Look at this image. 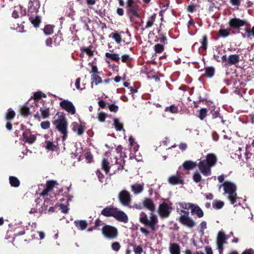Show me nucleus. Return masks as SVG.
<instances>
[{"label":"nucleus","instance_id":"nucleus-1","mask_svg":"<svg viewBox=\"0 0 254 254\" xmlns=\"http://www.w3.org/2000/svg\"><path fill=\"white\" fill-rule=\"evenodd\" d=\"M179 204L182 209L177 208V212L180 214L177 220L185 226L190 228H193L195 226L196 223L190 217V212L185 209L189 210L190 209L191 210L194 204L191 203L180 202Z\"/></svg>","mask_w":254,"mask_h":254},{"label":"nucleus","instance_id":"nucleus-2","mask_svg":"<svg viewBox=\"0 0 254 254\" xmlns=\"http://www.w3.org/2000/svg\"><path fill=\"white\" fill-rule=\"evenodd\" d=\"M217 161L216 156L213 153H208L206 159L200 161L197 165L200 173L204 176L211 175V167L214 166Z\"/></svg>","mask_w":254,"mask_h":254},{"label":"nucleus","instance_id":"nucleus-3","mask_svg":"<svg viewBox=\"0 0 254 254\" xmlns=\"http://www.w3.org/2000/svg\"><path fill=\"white\" fill-rule=\"evenodd\" d=\"M101 214L106 217H113L117 221L124 223H127L128 221V218L126 213L113 205L104 208L101 211Z\"/></svg>","mask_w":254,"mask_h":254},{"label":"nucleus","instance_id":"nucleus-4","mask_svg":"<svg viewBox=\"0 0 254 254\" xmlns=\"http://www.w3.org/2000/svg\"><path fill=\"white\" fill-rule=\"evenodd\" d=\"M221 187L223 188L224 191L223 194L227 195V198L231 204L235 206H236L239 198L236 192L237 190L236 185L232 182L226 181L220 186L219 188Z\"/></svg>","mask_w":254,"mask_h":254},{"label":"nucleus","instance_id":"nucleus-5","mask_svg":"<svg viewBox=\"0 0 254 254\" xmlns=\"http://www.w3.org/2000/svg\"><path fill=\"white\" fill-rule=\"evenodd\" d=\"M139 222L149 227L151 230L155 231V226L158 220L157 216L153 213L150 214V219H148L147 214L144 212L142 211L139 214Z\"/></svg>","mask_w":254,"mask_h":254},{"label":"nucleus","instance_id":"nucleus-6","mask_svg":"<svg viewBox=\"0 0 254 254\" xmlns=\"http://www.w3.org/2000/svg\"><path fill=\"white\" fill-rule=\"evenodd\" d=\"M54 124L56 126V128L63 134V140H65L67 137L68 126L65 117L64 116H61L58 119L55 121Z\"/></svg>","mask_w":254,"mask_h":254},{"label":"nucleus","instance_id":"nucleus-7","mask_svg":"<svg viewBox=\"0 0 254 254\" xmlns=\"http://www.w3.org/2000/svg\"><path fill=\"white\" fill-rule=\"evenodd\" d=\"M139 6L136 3L134 0H127V11L128 16L131 19L133 16L139 18L140 17L138 14Z\"/></svg>","mask_w":254,"mask_h":254},{"label":"nucleus","instance_id":"nucleus-8","mask_svg":"<svg viewBox=\"0 0 254 254\" xmlns=\"http://www.w3.org/2000/svg\"><path fill=\"white\" fill-rule=\"evenodd\" d=\"M229 26L231 29L240 31L241 27L249 24L246 19H240L237 17H234L230 19L228 22Z\"/></svg>","mask_w":254,"mask_h":254},{"label":"nucleus","instance_id":"nucleus-9","mask_svg":"<svg viewBox=\"0 0 254 254\" xmlns=\"http://www.w3.org/2000/svg\"><path fill=\"white\" fill-rule=\"evenodd\" d=\"M118 199L120 202L124 206L131 207L132 196L127 190H123L118 193Z\"/></svg>","mask_w":254,"mask_h":254},{"label":"nucleus","instance_id":"nucleus-10","mask_svg":"<svg viewBox=\"0 0 254 254\" xmlns=\"http://www.w3.org/2000/svg\"><path fill=\"white\" fill-rule=\"evenodd\" d=\"M172 204V203L168 204L165 202H163L160 204L158 209V212L161 218H168L170 216L172 210V207L171 206Z\"/></svg>","mask_w":254,"mask_h":254},{"label":"nucleus","instance_id":"nucleus-11","mask_svg":"<svg viewBox=\"0 0 254 254\" xmlns=\"http://www.w3.org/2000/svg\"><path fill=\"white\" fill-rule=\"evenodd\" d=\"M103 235L108 239H114L118 236V230L111 225H105L102 229Z\"/></svg>","mask_w":254,"mask_h":254},{"label":"nucleus","instance_id":"nucleus-12","mask_svg":"<svg viewBox=\"0 0 254 254\" xmlns=\"http://www.w3.org/2000/svg\"><path fill=\"white\" fill-rule=\"evenodd\" d=\"M60 107L71 115L75 114L76 110L73 103L67 100H64L60 103Z\"/></svg>","mask_w":254,"mask_h":254},{"label":"nucleus","instance_id":"nucleus-13","mask_svg":"<svg viewBox=\"0 0 254 254\" xmlns=\"http://www.w3.org/2000/svg\"><path fill=\"white\" fill-rule=\"evenodd\" d=\"M40 7L39 0H30L28 6V15L37 14Z\"/></svg>","mask_w":254,"mask_h":254},{"label":"nucleus","instance_id":"nucleus-14","mask_svg":"<svg viewBox=\"0 0 254 254\" xmlns=\"http://www.w3.org/2000/svg\"><path fill=\"white\" fill-rule=\"evenodd\" d=\"M58 185L57 182L55 180H49L46 182V189L43 190L41 193V195L42 196H48L49 192L51 191L53 189Z\"/></svg>","mask_w":254,"mask_h":254},{"label":"nucleus","instance_id":"nucleus-15","mask_svg":"<svg viewBox=\"0 0 254 254\" xmlns=\"http://www.w3.org/2000/svg\"><path fill=\"white\" fill-rule=\"evenodd\" d=\"M143 208L153 212L155 210V205L153 201L150 198L145 197L142 201Z\"/></svg>","mask_w":254,"mask_h":254},{"label":"nucleus","instance_id":"nucleus-16","mask_svg":"<svg viewBox=\"0 0 254 254\" xmlns=\"http://www.w3.org/2000/svg\"><path fill=\"white\" fill-rule=\"evenodd\" d=\"M168 182L172 185H177L184 184V181L178 174L176 175H172L168 178Z\"/></svg>","mask_w":254,"mask_h":254},{"label":"nucleus","instance_id":"nucleus-17","mask_svg":"<svg viewBox=\"0 0 254 254\" xmlns=\"http://www.w3.org/2000/svg\"><path fill=\"white\" fill-rule=\"evenodd\" d=\"M23 137L25 142L29 144H32L36 139L35 135L31 134L29 131H24L23 133Z\"/></svg>","mask_w":254,"mask_h":254},{"label":"nucleus","instance_id":"nucleus-18","mask_svg":"<svg viewBox=\"0 0 254 254\" xmlns=\"http://www.w3.org/2000/svg\"><path fill=\"white\" fill-rule=\"evenodd\" d=\"M28 16L29 17V20L33 26L35 27H39L41 21L40 16L38 15L37 14L33 15L28 14Z\"/></svg>","mask_w":254,"mask_h":254},{"label":"nucleus","instance_id":"nucleus-19","mask_svg":"<svg viewBox=\"0 0 254 254\" xmlns=\"http://www.w3.org/2000/svg\"><path fill=\"white\" fill-rule=\"evenodd\" d=\"M192 215H196L198 218H202L204 216V212L201 208L197 205L194 204L191 210Z\"/></svg>","mask_w":254,"mask_h":254},{"label":"nucleus","instance_id":"nucleus-20","mask_svg":"<svg viewBox=\"0 0 254 254\" xmlns=\"http://www.w3.org/2000/svg\"><path fill=\"white\" fill-rule=\"evenodd\" d=\"M85 127L82 125H79L77 123H74L73 124L72 130L76 132L78 135H81L83 134Z\"/></svg>","mask_w":254,"mask_h":254},{"label":"nucleus","instance_id":"nucleus-21","mask_svg":"<svg viewBox=\"0 0 254 254\" xmlns=\"http://www.w3.org/2000/svg\"><path fill=\"white\" fill-rule=\"evenodd\" d=\"M144 189V184L135 183L131 186V190L134 194H137L142 192Z\"/></svg>","mask_w":254,"mask_h":254},{"label":"nucleus","instance_id":"nucleus-22","mask_svg":"<svg viewBox=\"0 0 254 254\" xmlns=\"http://www.w3.org/2000/svg\"><path fill=\"white\" fill-rule=\"evenodd\" d=\"M169 251L171 254H180V247L177 243H170Z\"/></svg>","mask_w":254,"mask_h":254},{"label":"nucleus","instance_id":"nucleus-23","mask_svg":"<svg viewBox=\"0 0 254 254\" xmlns=\"http://www.w3.org/2000/svg\"><path fill=\"white\" fill-rule=\"evenodd\" d=\"M74 224L78 229L81 230H85L88 226V223L86 220H75Z\"/></svg>","mask_w":254,"mask_h":254},{"label":"nucleus","instance_id":"nucleus-24","mask_svg":"<svg viewBox=\"0 0 254 254\" xmlns=\"http://www.w3.org/2000/svg\"><path fill=\"white\" fill-rule=\"evenodd\" d=\"M240 57L238 55H231L228 58V64L233 65L239 63Z\"/></svg>","mask_w":254,"mask_h":254},{"label":"nucleus","instance_id":"nucleus-25","mask_svg":"<svg viewBox=\"0 0 254 254\" xmlns=\"http://www.w3.org/2000/svg\"><path fill=\"white\" fill-rule=\"evenodd\" d=\"M196 162L191 160L185 161L183 164V167L185 170H190L197 166Z\"/></svg>","mask_w":254,"mask_h":254},{"label":"nucleus","instance_id":"nucleus-26","mask_svg":"<svg viewBox=\"0 0 254 254\" xmlns=\"http://www.w3.org/2000/svg\"><path fill=\"white\" fill-rule=\"evenodd\" d=\"M210 114L212 116V119H215L218 118L220 119V122L222 124H225V121L223 120V117L220 115L218 110H215V109L212 110L210 112Z\"/></svg>","mask_w":254,"mask_h":254},{"label":"nucleus","instance_id":"nucleus-27","mask_svg":"<svg viewBox=\"0 0 254 254\" xmlns=\"http://www.w3.org/2000/svg\"><path fill=\"white\" fill-rule=\"evenodd\" d=\"M30 100L26 103V105H23L20 109V114L24 117H27L30 114L29 108L28 106L30 104Z\"/></svg>","mask_w":254,"mask_h":254},{"label":"nucleus","instance_id":"nucleus-28","mask_svg":"<svg viewBox=\"0 0 254 254\" xmlns=\"http://www.w3.org/2000/svg\"><path fill=\"white\" fill-rule=\"evenodd\" d=\"M91 85L95 83L96 85L102 83V78L97 74H92L91 75Z\"/></svg>","mask_w":254,"mask_h":254},{"label":"nucleus","instance_id":"nucleus-29","mask_svg":"<svg viewBox=\"0 0 254 254\" xmlns=\"http://www.w3.org/2000/svg\"><path fill=\"white\" fill-rule=\"evenodd\" d=\"M9 182L10 186L12 187L17 188L20 186V181L16 177L10 176L9 177Z\"/></svg>","mask_w":254,"mask_h":254},{"label":"nucleus","instance_id":"nucleus-30","mask_svg":"<svg viewBox=\"0 0 254 254\" xmlns=\"http://www.w3.org/2000/svg\"><path fill=\"white\" fill-rule=\"evenodd\" d=\"M227 238L224 233L219 232L217 238V244H224L226 243Z\"/></svg>","mask_w":254,"mask_h":254},{"label":"nucleus","instance_id":"nucleus-31","mask_svg":"<svg viewBox=\"0 0 254 254\" xmlns=\"http://www.w3.org/2000/svg\"><path fill=\"white\" fill-rule=\"evenodd\" d=\"M156 13H153L151 16L148 17L145 26L146 29L149 28L153 25L156 18Z\"/></svg>","mask_w":254,"mask_h":254},{"label":"nucleus","instance_id":"nucleus-32","mask_svg":"<svg viewBox=\"0 0 254 254\" xmlns=\"http://www.w3.org/2000/svg\"><path fill=\"white\" fill-rule=\"evenodd\" d=\"M201 44V48L204 51H205L207 48L208 45V37L205 34L202 36V39L200 41Z\"/></svg>","mask_w":254,"mask_h":254},{"label":"nucleus","instance_id":"nucleus-33","mask_svg":"<svg viewBox=\"0 0 254 254\" xmlns=\"http://www.w3.org/2000/svg\"><path fill=\"white\" fill-rule=\"evenodd\" d=\"M110 168L108 160L104 158L102 161V169L105 172L106 174H108L110 171Z\"/></svg>","mask_w":254,"mask_h":254},{"label":"nucleus","instance_id":"nucleus-34","mask_svg":"<svg viewBox=\"0 0 254 254\" xmlns=\"http://www.w3.org/2000/svg\"><path fill=\"white\" fill-rule=\"evenodd\" d=\"M215 69L212 66L206 67L205 68L204 75L207 77L211 78L214 74Z\"/></svg>","mask_w":254,"mask_h":254},{"label":"nucleus","instance_id":"nucleus-35","mask_svg":"<svg viewBox=\"0 0 254 254\" xmlns=\"http://www.w3.org/2000/svg\"><path fill=\"white\" fill-rule=\"evenodd\" d=\"M224 205V202L220 200H214L212 202V207L215 209H220Z\"/></svg>","mask_w":254,"mask_h":254},{"label":"nucleus","instance_id":"nucleus-36","mask_svg":"<svg viewBox=\"0 0 254 254\" xmlns=\"http://www.w3.org/2000/svg\"><path fill=\"white\" fill-rule=\"evenodd\" d=\"M105 56L106 58L117 62H119L120 59L119 55L118 54H111L109 53H106Z\"/></svg>","mask_w":254,"mask_h":254},{"label":"nucleus","instance_id":"nucleus-37","mask_svg":"<svg viewBox=\"0 0 254 254\" xmlns=\"http://www.w3.org/2000/svg\"><path fill=\"white\" fill-rule=\"evenodd\" d=\"M231 30V29H220L218 31V35L219 36L223 37V38H226L228 37L230 34V31Z\"/></svg>","mask_w":254,"mask_h":254},{"label":"nucleus","instance_id":"nucleus-38","mask_svg":"<svg viewBox=\"0 0 254 254\" xmlns=\"http://www.w3.org/2000/svg\"><path fill=\"white\" fill-rule=\"evenodd\" d=\"M114 121V126L118 131H121L122 130H124L123 128V124L120 122L119 120L117 118H114L113 119Z\"/></svg>","mask_w":254,"mask_h":254},{"label":"nucleus","instance_id":"nucleus-39","mask_svg":"<svg viewBox=\"0 0 254 254\" xmlns=\"http://www.w3.org/2000/svg\"><path fill=\"white\" fill-rule=\"evenodd\" d=\"M54 26L52 25H47L43 29L44 33L47 35H50L53 33Z\"/></svg>","mask_w":254,"mask_h":254},{"label":"nucleus","instance_id":"nucleus-40","mask_svg":"<svg viewBox=\"0 0 254 254\" xmlns=\"http://www.w3.org/2000/svg\"><path fill=\"white\" fill-rule=\"evenodd\" d=\"M165 112H169L172 114H176L179 112L178 106L175 105H172L169 107H167L165 109Z\"/></svg>","mask_w":254,"mask_h":254},{"label":"nucleus","instance_id":"nucleus-41","mask_svg":"<svg viewBox=\"0 0 254 254\" xmlns=\"http://www.w3.org/2000/svg\"><path fill=\"white\" fill-rule=\"evenodd\" d=\"M15 116V112L12 110L11 108H9L7 110V112L5 115V119L7 121L11 120L14 118Z\"/></svg>","mask_w":254,"mask_h":254},{"label":"nucleus","instance_id":"nucleus-42","mask_svg":"<svg viewBox=\"0 0 254 254\" xmlns=\"http://www.w3.org/2000/svg\"><path fill=\"white\" fill-rule=\"evenodd\" d=\"M42 97H46V95L44 93H42L41 92H36L34 94L33 98L34 99V103L35 105L37 107V103H36V101L39 100Z\"/></svg>","mask_w":254,"mask_h":254},{"label":"nucleus","instance_id":"nucleus-43","mask_svg":"<svg viewBox=\"0 0 254 254\" xmlns=\"http://www.w3.org/2000/svg\"><path fill=\"white\" fill-rule=\"evenodd\" d=\"M109 37H112L118 44H120L122 42L121 35L117 32L112 33Z\"/></svg>","mask_w":254,"mask_h":254},{"label":"nucleus","instance_id":"nucleus-44","mask_svg":"<svg viewBox=\"0 0 254 254\" xmlns=\"http://www.w3.org/2000/svg\"><path fill=\"white\" fill-rule=\"evenodd\" d=\"M40 111L41 112V116L43 119L48 118L50 115V110L49 108H41Z\"/></svg>","mask_w":254,"mask_h":254},{"label":"nucleus","instance_id":"nucleus-45","mask_svg":"<svg viewBox=\"0 0 254 254\" xmlns=\"http://www.w3.org/2000/svg\"><path fill=\"white\" fill-rule=\"evenodd\" d=\"M45 143L46 144L45 148L48 150L51 151L55 150L57 146L54 144L53 142H51L49 140H46L45 141Z\"/></svg>","mask_w":254,"mask_h":254},{"label":"nucleus","instance_id":"nucleus-46","mask_svg":"<svg viewBox=\"0 0 254 254\" xmlns=\"http://www.w3.org/2000/svg\"><path fill=\"white\" fill-rule=\"evenodd\" d=\"M207 115V110L206 108H201L199 112L198 118L200 120H203Z\"/></svg>","mask_w":254,"mask_h":254},{"label":"nucleus","instance_id":"nucleus-47","mask_svg":"<svg viewBox=\"0 0 254 254\" xmlns=\"http://www.w3.org/2000/svg\"><path fill=\"white\" fill-rule=\"evenodd\" d=\"M154 49L156 53L160 54L164 50V46L162 44H157L154 45Z\"/></svg>","mask_w":254,"mask_h":254},{"label":"nucleus","instance_id":"nucleus-48","mask_svg":"<svg viewBox=\"0 0 254 254\" xmlns=\"http://www.w3.org/2000/svg\"><path fill=\"white\" fill-rule=\"evenodd\" d=\"M192 180L196 183L201 182L202 177L199 173L198 172H195L192 176Z\"/></svg>","mask_w":254,"mask_h":254},{"label":"nucleus","instance_id":"nucleus-49","mask_svg":"<svg viewBox=\"0 0 254 254\" xmlns=\"http://www.w3.org/2000/svg\"><path fill=\"white\" fill-rule=\"evenodd\" d=\"M81 50L86 53V54L89 57H93L94 55V51L92 50L91 47H83Z\"/></svg>","mask_w":254,"mask_h":254},{"label":"nucleus","instance_id":"nucleus-50","mask_svg":"<svg viewBox=\"0 0 254 254\" xmlns=\"http://www.w3.org/2000/svg\"><path fill=\"white\" fill-rule=\"evenodd\" d=\"M161 30L159 29L158 30V33L159 35L161 36L160 38L158 39V41H159L160 43L165 44L167 43V37L163 34L160 33Z\"/></svg>","mask_w":254,"mask_h":254},{"label":"nucleus","instance_id":"nucleus-51","mask_svg":"<svg viewBox=\"0 0 254 254\" xmlns=\"http://www.w3.org/2000/svg\"><path fill=\"white\" fill-rule=\"evenodd\" d=\"M108 117V114L104 112H101L98 114V119L100 122H104L106 118Z\"/></svg>","mask_w":254,"mask_h":254},{"label":"nucleus","instance_id":"nucleus-52","mask_svg":"<svg viewBox=\"0 0 254 254\" xmlns=\"http://www.w3.org/2000/svg\"><path fill=\"white\" fill-rule=\"evenodd\" d=\"M85 158L86 160L87 161V162L88 163H91L93 162V155L91 154V152H90V151L86 152L85 153Z\"/></svg>","mask_w":254,"mask_h":254},{"label":"nucleus","instance_id":"nucleus-53","mask_svg":"<svg viewBox=\"0 0 254 254\" xmlns=\"http://www.w3.org/2000/svg\"><path fill=\"white\" fill-rule=\"evenodd\" d=\"M244 30L247 37H250L251 36L254 37V26L252 27V29L245 28Z\"/></svg>","mask_w":254,"mask_h":254},{"label":"nucleus","instance_id":"nucleus-54","mask_svg":"<svg viewBox=\"0 0 254 254\" xmlns=\"http://www.w3.org/2000/svg\"><path fill=\"white\" fill-rule=\"evenodd\" d=\"M96 174L98 177V180L100 182L103 183L104 181L105 176L102 173L100 170H97L96 171Z\"/></svg>","mask_w":254,"mask_h":254},{"label":"nucleus","instance_id":"nucleus-55","mask_svg":"<svg viewBox=\"0 0 254 254\" xmlns=\"http://www.w3.org/2000/svg\"><path fill=\"white\" fill-rule=\"evenodd\" d=\"M108 107L111 112L117 113L119 110V107L117 105L108 104Z\"/></svg>","mask_w":254,"mask_h":254},{"label":"nucleus","instance_id":"nucleus-56","mask_svg":"<svg viewBox=\"0 0 254 254\" xmlns=\"http://www.w3.org/2000/svg\"><path fill=\"white\" fill-rule=\"evenodd\" d=\"M53 37L54 39V43L55 45H60L61 42L63 41L62 37L60 35H56Z\"/></svg>","mask_w":254,"mask_h":254},{"label":"nucleus","instance_id":"nucleus-57","mask_svg":"<svg viewBox=\"0 0 254 254\" xmlns=\"http://www.w3.org/2000/svg\"><path fill=\"white\" fill-rule=\"evenodd\" d=\"M134 252L135 254H141L143 252V249L140 246L134 245L133 246Z\"/></svg>","mask_w":254,"mask_h":254},{"label":"nucleus","instance_id":"nucleus-58","mask_svg":"<svg viewBox=\"0 0 254 254\" xmlns=\"http://www.w3.org/2000/svg\"><path fill=\"white\" fill-rule=\"evenodd\" d=\"M242 0H230V3L232 5L236 7V9L239 8V6L241 5Z\"/></svg>","mask_w":254,"mask_h":254},{"label":"nucleus","instance_id":"nucleus-59","mask_svg":"<svg viewBox=\"0 0 254 254\" xmlns=\"http://www.w3.org/2000/svg\"><path fill=\"white\" fill-rule=\"evenodd\" d=\"M40 125L43 129H46L50 127V122L48 121H44L41 122Z\"/></svg>","mask_w":254,"mask_h":254},{"label":"nucleus","instance_id":"nucleus-60","mask_svg":"<svg viewBox=\"0 0 254 254\" xmlns=\"http://www.w3.org/2000/svg\"><path fill=\"white\" fill-rule=\"evenodd\" d=\"M207 223L206 222L203 221L200 224L199 232L202 234L204 233V230L206 228Z\"/></svg>","mask_w":254,"mask_h":254},{"label":"nucleus","instance_id":"nucleus-61","mask_svg":"<svg viewBox=\"0 0 254 254\" xmlns=\"http://www.w3.org/2000/svg\"><path fill=\"white\" fill-rule=\"evenodd\" d=\"M121 245L119 242H114L112 245V248L116 252L119 251L120 249Z\"/></svg>","mask_w":254,"mask_h":254},{"label":"nucleus","instance_id":"nucleus-62","mask_svg":"<svg viewBox=\"0 0 254 254\" xmlns=\"http://www.w3.org/2000/svg\"><path fill=\"white\" fill-rule=\"evenodd\" d=\"M60 207L63 213L66 214L68 212L69 209L67 205L64 204H61L60 205Z\"/></svg>","mask_w":254,"mask_h":254},{"label":"nucleus","instance_id":"nucleus-63","mask_svg":"<svg viewBox=\"0 0 254 254\" xmlns=\"http://www.w3.org/2000/svg\"><path fill=\"white\" fill-rule=\"evenodd\" d=\"M121 60L123 63H128L130 62V58L128 55H124L122 56Z\"/></svg>","mask_w":254,"mask_h":254},{"label":"nucleus","instance_id":"nucleus-64","mask_svg":"<svg viewBox=\"0 0 254 254\" xmlns=\"http://www.w3.org/2000/svg\"><path fill=\"white\" fill-rule=\"evenodd\" d=\"M196 10V6L193 4L189 5L187 7V11L190 13H193Z\"/></svg>","mask_w":254,"mask_h":254}]
</instances>
